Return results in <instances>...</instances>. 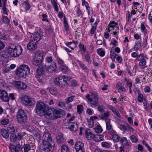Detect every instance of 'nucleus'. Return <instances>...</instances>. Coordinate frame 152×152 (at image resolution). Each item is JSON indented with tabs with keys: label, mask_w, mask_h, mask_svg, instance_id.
Returning <instances> with one entry per match:
<instances>
[{
	"label": "nucleus",
	"mask_w": 152,
	"mask_h": 152,
	"mask_svg": "<svg viewBox=\"0 0 152 152\" xmlns=\"http://www.w3.org/2000/svg\"><path fill=\"white\" fill-rule=\"evenodd\" d=\"M44 113H45V117L47 119L49 118L50 117L52 114V113L50 110H46V111Z\"/></svg>",
	"instance_id": "79ce46f5"
},
{
	"label": "nucleus",
	"mask_w": 152,
	"mask_h": 152,
	"mask_svg": "<svg viewBox=\"0 0 152 152\" xmlns=\"http://www.w3.org/2000/svg\"><path fill=\"white\" fill-rule=\"evenodd\" d=\"M142 47V45L140 42H138L136 43L134 47V49L136 51H137L140 49Z\"/></svg>",
	"instance_id": "8fccbe9b"
},
{
	"label": "nucleus",
	"mask_w": 152,
	"mask_h": 152,
	"mask_svg": "<svg viewBox=\"0 0 152 152\" xmlns=\"http://www.w3.org/2000/svg\"><path fill=\"white\" fill-rule=\"evenodd\" d=\"M84 59L86 61L88 62L89 64H91V61L90 59V56L88 52H87V54L85 55Z\"/></svg>",
	"instance_id": "473e14b6"
},
{
	"label": "nucleus",
	"mask_w": 152,
	"mask_h": 152,
	"mask_svg": "<svg viewBox=\"0 0 152 152\" xmlns=\"http://www.w3.org/2000/svg\"><path fill=\"white\" fill-rule=\"evenodd\" d=\"M22 6L27 11L29 10L31 5L29 3L26 1H24L22 4Z\"/></svg>",
	"instance_id": "bb28decb"
},
{
	"label": "nucleus",
	"mask_w": 152,
	"mask_h": 152,
	"mask_svg": "<svg viewBox=\"0 0 152 152\" xmlns=\"http://www.w3.org/2000/svg\"><path fill=\"white\" fill-rule=\"evenodd\" d=\"M61 152H69V150L68 146L63 144L62 145L61 149Z\"/></svg>",
	"instance_id": "2f4dec72"
},
{
	"label": "nucleus",
	"mask_w": 152,
	"mask_h": 152,
	"mask_svg": "<svg viewBox=\"0 0 152 152\" xmlns=\"http://www.w3.org/2000/svg\"><path fill=\"white\" fill-rule=\"evenodd\" d=\"M1 134L3 137L7 139L9 137V134L7 131L4 129H2L0 131Z\"/></svg>",
	"instance_id": "a878e982"
},
{
	"label": "nucleus",
	"mask_w": 152,
	"mask_h": 152,
	"mask_svg": "<svg viewBox=\"0 0 152 152\" xmlns=\"http://www.w3.org/2000/svg\"><path fill=\"white\" fill-rule=\"evenodd\" d=\"M60 69L63 72L66 73L68 70V67L64 65H62L60 67Z\"/></svg>",
	"instance_id": "72a5a7b5"
},
{
	"label": "nucleus",
	"mask_w": 152,
	"mask_h": 152,
	"mask_svg": "<svg viewBox=\"0 0 152 152\" xmlns=\"http://www.w3.org/2000/svg\"><path fill=\"white\" fill-rule=\"evenodd\" d=\"M95 136L94 140L96 142L102 141L103 140L104 136L102 135L95 134Z\"/></svg>",
	"instance_id": "c756f323"
},
{
	"label": "nucleus",
	"mask_w": 152,
	"mask_h": 152,
	"mask_svg": "<svg viewBox=\"0 0 152 152\" xmlns=\"http://www.w3.org/2000/svg\"><path fill=\"white\" fill-rule=\"evenodd\" d=\"M120 141L122 144L124 145L128 146V140L127 138L125 137L121 138Z\"/></svg>",
	"instance_id": "37998d69"
},
{
	"label": "nucleus",
	"mask_w": 152,
	"mask_h": 152,
	"mask_svg": "<svg viewBox=\"0 0 152 152\" xmlns=\"http://www.w3.org/2000/svg\"><path fill=\"white\" fill-rule=\"evenodd\" d=\"M86 137L89 140H94L95 134H93L90 131L86 132Z\"/></svg>",
	"instance_id": "b1692460"
},
{
	"label": "nucleus",
	"mask_w": 152,
	"mask_h": 152,
	"mask_svg": "<svg viewBox=\"0 0 152 152\" xmlns=\"http://www.w3.org/2000/svg\"><path fill=\"white\" fill-rule=\"evenodd\" d=\"M10 141L12 142H15L17 140L16 135L14 134H12L10 136Z\"/></svg>",
	"instance_id": "6e6d98bb"
},
{
	"label": "nucleus",
	"mask_w": 152,
	"mask_h": 152,
	"mask_svg": "<svg viewBox=\"0 0 152 152\" xmlns=\"http://www.w3.org/2000/svg\"><path fill=\"white\" fill-rule=\"evenodd\" d=\"M2 10H3V15H8V10H7L6 5H4L2 8Z\"/></svg>",
	"instance_id": "052dcab7"
},
{
	"label": "nucleus",
	"mask_w": 152,
	"mask_h": 152,
	"mask_svg": "<svg viewBox=\"0 0 152 152\" xmlns=\"http://www.w3.org/2000/svg\"><path fill=\"white\" fill-rule=\"evenodd\" d=\"M140 28L141 31L143 33L145 36L147 34V30L146 29V27L144 25L143 23H141L140 25Z\"/></svg>",
	"instance_id": "4c0bfd02"
},
{
	"label": "nucleus",
	"mask_w": 152,
	"mask_h": 152,
	"mask_svg": "<svg viewBox=\"0 0 152 152\" xmlns=\"http://www.w3.org/2000/svg\"><path fill=\"white\" fill-rule=\"evenodd\" d=\"M130 139L132 142L134 143H136L138 141L137 138L134 135H132L130 137Z\"/></svg>",
	"instance_id": "0e129e2a"
},
{
	"label": "nucleus",
	"mask_w": 152,
	"mask_h": 152,
	"mask_svg": "<svg viewBox=\"0 0 152 152\" xmlns=\"http://www.w3.org/2000/svg\"><path fill=\"white\" fill-rule=\"evenodd\" d=\"M84 144L82 142H76L75 145V148L76 152H85Z\"/></svg>",
	"instance_id": "f8f14e48"
},
{
	"label": "nucleus",
	"mask_w": 152,
	"mask_h": 152,
	"mask_svg": "<svg viewBox=\"0 0 152 152\" xmlns=\"http://www.w3.org/2000/svg\"><path fill=\"white\" fill-rule=\"evenodd\" d=\"M63 20L64 29L67 32L69 30V27L65 16L64 17Z\"/></svg>",
	"instance_id": "7c9ffc66"
},
{
	"label": "nucleus",
	"mask_w": 152,
	"mask_h": 152,
	"mask_svg": "<svg viewBox=\"0 0 152 152\" xmlns=\"http://www.w3.org/2000/svg\"><path fill=\"white\" fill-rule=\"evenodd\" d=\"M52 4L54 7L55 10L57 12L58 11V7L57 4L55 0H51Z\"/></svg>",
	"instance_id": "e433bc0d"
},
{
	"label": "nucleus",
	"mask_w": 152,
	"mask_h": 152,
	"mask_svg": "<svg viewBox=\"0 0 152 152\" xmlns=\"http://www.w3.org/2000/svg\"><path fill=\"white\" fill-rule=\"evenodd\" d=\"M113 47H112L110 50V57L112 60L115 61V58L118 55L117 54L115 53L113 49Z\"/></svg>",
	"instance_id": "cd10ccee"
},
{
	"label": "nucleus",
	"mask_w": 152,
	"mask_h": 152,
	"mask_svg": "<svg viewBox=\"0 0 152 152\" xmlns=\"http://www.w3.org/2000/svg\"><path fill=\"white\" fill-rule=\"evenodd\" d=\"M23 51L22 47L17 44H10L8 48L1 52L2 56L5 58L12 57H18L21 54Z\"/></svg>",
	"instance_id": "f257e3e1"
},
{
	"label": "nucleus",
	"mask_w": 152,
	"mask_h": 152,
	"mask_svg": "<svg viewBox=\"0 0 152 152\" xmlns=\"http://www.w3.org/2000/svg\"><path fill=\"white\" fill-rule=\"evenodd\" d=\"M17 120L19 123H23L26 122L27 117L26 114L22 110H19L17 114Z\"/></svg>",
	"instance_id": "39448f33"
},
{
	"label": "nucleus",
	"mask_w": 152,
	"mask_h": 152,
	"mask_svg": "<svg viewBox=\"0 0 152 152\" xmlns=\"http://www.w3.org/2000/svg\"><path fill=\"white\" fill-rule=\"evenodd\" d=\"M83 106L82 105H77V112L78 113L81 114L83 110Z\"/></svg>",
	"instance_id": "de8ad7c7"
},
{
	"label": "nucleus",
	"mask_w": 152,
	"mask_h": 152,
	"mask_svg": "<svg viewBox=\"0 0 152 152\" xmlns=\"http://www.w3.org/2000/svg\"><path fill=\"white\" fill-rule=\"evenodd\" d=\"M75 97V96H70L68 97L67 98V100L66 101V103L68 104L69 103L72 102L74 97Z\"/></svg>",
	"instance_id": "13d9d810"
},
{
	"label": "nucleus",
	"mask_w": 152,
	"mask_h": 152,
	"mask_svg": "<svg viewBox=\"0 0 152 152\" xmlns=\"http://www.w3.org/2000/svg\"><path fill=\"white\" fill-rule=\"evenodd\" d=\"M11 84L17 89L23 90L27 88L26 84L21 81L15 80L11 82Z\"/></svg>",
	"instance_id": "6e6552de"
},
{
	"label": "nucleus",
	"mask_w": 152,
	"mask_h": 152,
	"mask_svg": "<svg viewBox=\"0 0 152 152\" xmlns=\"http://www.w3.org/2000/svg\"><path fill=\"white\" fill-rule=\"evenodd\" d=\"M97 51L98 54L102 57L104 56L105 55V51L102 48L98 49Z\"/></svg>",
	"instance_id": "a19ab883"
},
{
	"label": "nucleus",
	"mask_w": 152,
	"mask_h": 152,
	"mask_svg": "<svg viewBox=\"0 0 152 152\" xmlns=\"http://www.w3.org/2000/svg\"><path fill=\"white\" fill-rule=\"evenodd\" d=\"M117 25H118V23L114 21H111L108 24V32H110L114 30V28L116 27Z\"/></svg>",
	"instance_id": "aec40b11"
},
{
	"label": "nucleus",
	"mask_w": 152,
	"mask_h": 152,
	"mask_svg": "<svg viewBox=\"0 0 152 152\" xmlns=\"http://www.w3.org/2000/svg\"><path fill=\"white\" fill-rule=\"evenodd\" d=\"M56 60L58 64L62 65L64 64V61L60 57L58 56H56Z\"/></svg>",
	"instance_id": "a18cd8bd"
},
{
	"label": "nucleus",
	"mask_w": 152,
	"mask_h": 152,
	"mask_svg": "<svg viewBox=\"0 0 152 152\" xmlns=\"http://www.w3.org/2000/svg\"><path fill=\"white\" fill-rule=\"evenodd\" d=\"M79 46L80 50L83 51L84 53H85L86 51V49L84 48V45L82 44L81 43H80Z\"/></svg>",
	"instance_id": "69168bd1"
},
{
	"label": "nucleus",
	"mask_w": 152,
	"mask_h": 152,
	"mask_svg": "<svg viewBox=\"0 0 152 152\" xmlns=\"http://www.w3.org/2000/svg\"><path fill=\"white\" fill-rule=\"evenodd\" d=\"M132 16V14H130V12H128L126 14V20L127 22L129 21Z\"/></svg>",
	"instance_id": "338daca9"
},
{
	"label": "nucleus",
	"mask_w": 152,
	"mask_h": 152,
	"mask_svg": "<svg viewBox=\"0 0 152 152\" xmlns=\"http://www.w3.org/2000/svg\"><path fill=\"white\" fill-rule=\"evenodd\" d=\"M33 135L37 139H39L40 138V136L38 132L35 130H33L31 132Z\"/></svg>",
	"instance_id": "ea45409f"
},
{
	"label": "nucleus",
	"mask_w": 152,
	"mask_h": 152,
	"mask_svg": "<svg viewBox=\"0 0 152 152\" xmlns=\"http://www.w3.org/2000/svg\"><path fill=\"white\" fill-rule=\"evenodd\" d=\"M57 141L58 143H61L64 142V139L62 136L58 135L56 137Z\"/></svg>",
	"instance_id": "c03bdc74"
},
{
	"label": "nucleus",
	"mask_w": 152,
	"mask_h": 152,
	"mask_svg": "<svg viewBox=\"0 0 152 152\" xmlns=\"http://www.w3.org/2000/svg\"><path fill=\"white\" fill-rule=\"evenodd\" d=\"M143 96L142 94H140L138 95L137 97V100L140 102H142L143 101Z\"/></svg>",
	"instance_id": "774afa93"
},
{
	"label": "nucleus",
	"mask_w": 152,
	"mask_h": 152,
	"mask_svg": "<svg viewBox=\"0 0 152 152\" xmlns=\"http://www.w3.org/2000/svg\"><path fill=\"white\" fill-rule=\"evenodd\" d=\"M63 82L65 83V85L66 84L68 81L70 80L72 78L70 76H63Z\"/></svg>",
	"instance_id": "09e8293b"
},
{
	"label": "nucleus",
	"mask_w": 152,
	"mask_h": 152,
	"mask_svg": "<svg viewBox=\"0 0 152 152\" xmlns=\"http://www.w3.org/2000/svg\"><path fill=\"white\" fill-rule=\"evenodd\" d=\"M50 93L53 95H55L57 94L58 91L57 88L56 87H53L50 89Z\"/></svg>",
	"instance_id": "f704fd0d"
},
{
	"label": "nucleus",
	"mask_w": 152,
	"mask_h": 152,
	"mask_svg": "<svg viewBox=\"0 0 152 152\" xmlns=\"http://www.w3.org/2000/svg\"><path fill=\"white\" fill-rule=\"evenodd\" d=\"M126 84L129 87V93L130 94H132V91L131 88L132 86V83L131 82L129 81H127L126 82Z\"/></svg>",
	"instance_id": "5fc2aeb1"
},
{
	"label": "nucleus",
	"mask_w": 152,
	"mask_h": 152,
	"mask_svg": "<svg viewBox=\"0 0 152 152\" xmlns=\"http://www.w3.org/2000/svg\"><path fill=\"white\" fill-rule=\"evenodd\" d=\"M115 88L120 93L126 91V88L124 87L122 85V83L121 82H118L117 83L116 85Z\"/></svg>",
	"instance_id": "6ab92c4d"
},
{
	"label": "nucleus",
	"mask_w": 152,
	"mask_h": 152,
	"mask_svg": "<svg viewBox=\"0 0 152 152\" xmlns=\"http://www.w3.org/2000/svg\"><path fill=\"white\" fill-rule=\"evenodd\" d=\"M97 109L100 112H104L105 107L103 105H100L99 104V105L97 106Z\"/></svg>",
	"instance_id": "680f3d73"
},
{
	"label": "nucleus",
	"mask_w": 152,
	"mask_h": 152,
	"mask_svg": "<svg viewBox=\"0 0 152 152\" xmlns=\"http://www.w3.org/2000/svg\"><path fill=\"white\" fill-rule=\"evenodd\" d=\"M23 147L24 152H28L31 149V147L30 145L27 144L24 145Z\"/></svg>",
	"instance_id": "603ef678"
},
{
	"label": "nucleus",
	"mask_w": 152,
	"mask_h": 152,
	"mask_svg": "<svg viewBox=\"0 0 152 152\" xmlns=\"http://www.w3.org/2000/svg\"><path fill=\"white\" fill-rule=\"evenodd\" d=\"M27 46L28 50H35L37 47V42L30 39Z\"/></svg>",
	"instance_id": "2eb2a0df"
},
{
	"label": "nucleus",
	"mask_w": 152,
	"mask_h": 152,
	"mask_svg": "<svg viewBox=\"0 0 152 152\" xmlns=\"http://www.w3.org/2000/svg\"><path fill=\"white\" fill-rule=\"evenodd\" d=\"M110 143H108L106 142H102L101 145L102 147L106 148H109L111 146Z\"/></svg>",
	"instance_id": "58836bf2"
},
{
	"label": "nucleus",
	"mask_w": 152,
	"mask_h": 152,
	"mask_svg": "<svg viewBox=\"0 0 152 152\" xmlns=\"http://www.w3.org/2000/svg\"><path fill=\"white\" fill-rule=\"evenodd\" d=\"M76 62L86 72H88V70L87 68L84 64H83L82 61H79L78 60H76Z\"/></svg>",
	"instance_id": "393cba45"
},
{
	"label": "nucleus",
	"mask_w": 152,
	"mask_h": 152,
	"mask_svg": "<svg viewBox=\"0 0 152 152\" xmlns=\"http://www.w3.org/2000/svg\"><path fill=\"white\" fill-rule=\"evenodd\" d=\"M54 143L51 134L48 132H45L43 136L42 144Z\"/></svg>",
	"instance_id": "9b49d317"
},
{
	"label": "nucleus",
	"mask_w": 152,
	"mask_h": 152,
	"mask_svg": "<svg viewBox=\"0 0 152 152\" xmlns=\"http://www.w3.org/2000/svg\"><path fill=\"white\" fill-rule=\"evenodd\" d=\"M41 39L40 34L38 32H35L34 34L31 37V39L35 42H37L39 41Z\"/></svg>",
	"instance_id": "a211bd4d"
},
{
	"label": "nucleus",
	"mask_w": 152,
	"mask_h": 152,
	"mask_svg": "<svg viewBox=\"0 0 152 152\" xmlns=\"http://www.w3.org/2000/svg\"><path fill=\"white\" fill-rule=\"evenodd\" d=\"M91 95L92 99L90 98V95L89 94H87L86 97L92 106L96 107L99 105L98 94L96 92H93L91 93Z\"/></svg>",
	"instance_id": "7ed1b4c3"
},
{
	"label": "nucleus",
	"mask_w": 152,
	"mask_h": 152,
	"mask_svg": "<svg viewBox=\"0 0 152 152\" xmlns=\"http://www.w3.org/2000/svg\"><path fill=\"white\" fill-rule=\"evenodd\" d=\"M44 67L42 66H39L38 67L37 70V72L38 75H41L43 74L45 71L44 70Z\"/></svg>",
	"instance_id": "c85d7f7f"
},
{
	"label": "nucleus",
	"mask_w": 152,
	"mask_h": 152,
	"mask_svg": "<svg viewBox=\"0 0 152 152\" xmlns=\"http://www.w3.org/2000/svg\"><path fill=\"white\" fill-rule=\"evenodd\" d=\"M57 68V66L56 63L55 62H53L50 66L47 67L46 70L49 73H52L55 72Z\"/></svg>",
	"instance_id": "f3484780"
},
{
	"label": "nucleus",
	"mask_w": 152,
	"mask_h": 152,
	"mask_svg": "<svg viewBox=\"0 0 152 152\" xmlns=\"http://www.w3.org/2000/svg\"><path fill=\"white\" fill-rule=\"evenodd\" d=\"M94 130L95 132L98 133H100L102 131V129L101 126L98 125L96 126L94 128Z\"/></svg>",
	"instance_id": "c9c22d12"
},
{
	"label": "nucleus",
	"mask_w": 152,
	"mask_h": 152,
	"mask_svg": "<svg viewBox=\"0 0 152 152\" xmlns=\"http://www.w3.org/2000/svg\"><path fill=\"white\" fill-rule=\"evenodd\" d=\"M30 68L26 64H22L16 71L17 75L20 77L25 78L30 73Z\"/></svg>",
	"instance_id": "f03ea898"
},
{
	"label": "nucleus",
	"mask_w": 152,
	"mask_h": 152,
	"mask_svg": "<svg viewBox=\"0 0 152 152\" xmlns=\"http://www.w3.org/2000/svg\"><path fill=\"white\" fill-rule=\"evenodd\" d=\"M54 143L42 144V152H53L54 148Z\"/></svg>",
	"instance_id": "1a4fd4ad"
},
{
	"label": "nucleus",
	"mask_w": 152,
	"mask_h": 152,
	"mask_svg": "<svg viewBox=\"0 0 152 152\" xmlns=\"http://www.w3.org/2000/svg\"><path fill=\"white\" fill-rule=\"evenodd\" d=\"M54 81L56 84L59 86L61 87L65 86V83L63 82V76H60L56 77Z\"/></svg>",
	"instance_id": "4468645a"
},
{
	"label": "nucleus",
	"mask_w": 152,
	"mask_h": 152,
	"mask_svg": "<svg viewBox=\"0 0 152 152\" xmlns=\"http://www.w3.org/2000/svg\"><path fill=\"white\" fill-rule=\"evenodd\" d=\"M69 126L71 131H75L77 130L78 126L77 123L75 122H70L69 124Z\"/></svg>",
	"instance_id": "4be33fe9"
},
{
	"label": "nucleus",
	"mask_w": 152,
	"mask_h": 152,
	"mask_svg": "<svg viewBox=\"0 0 152 152\" xmlns=\"http://www.w3.org/2000/svg\"><path fill=\"white\" fill-rule=\"evenodd\" d=\"M9 118H5L2 119L1 121V123L3 125L7 124L9 122Z\"/></svg>",
	"instance_id": "49530a36"
},
{
	"label": "nucleus",
	"mask_w": 152,
	"mask_h": 152,
	"mask_svg": "<svg viewBox=\"0 0 152 152\" xmlns=\"http://www.w3.org/2000/svg\"><path fill=\"white\" fill-rule=\"evenodd\" d=\"M138 58H140L138 60V61H140L139 63V66L141 68L143 69L146 67V59L147 58V57L146 56H144L143 54H139Z\"/></svg>",
	"instance_id": "9d476101"
},
{
	"label": "nucleus",
	"mask_w": 152,
	"mask_h": 152,
	"mask_svg": "<svg viewBox=\"0 0 152 152\" xmlns=\"http://www.w3.org/2000/svg\"><path fill=\"white\" fill-rule=\"evenodd\" d=\"M1 20H2L3 23L7 24L10 27H11L10 20L8 18L7 16L2 15L1 18Z\"/></svg>",
	"instance_id": "5701e85b"
},
{
	"label": "nucleus",
	"mask_w": 152,
	"mask_h": 152,
	"mask_svg": "<svg viewBox=\"0 0 152 152\" xmlns=\"http://www.w3.org/2000/svg\"><path fill=\"white\" fill-rule=\"evenodd\" d=\"M113 139L115 142H119L120 140L119 137L116 134H115L113 136Z\"/></svg>",
	"instance_id": "3c124183"
},
{
	"label": "nucleus",
	"mask_w": 152,
	"mask_h": 152,
	"mask_svg": "<svg viewBox=\"0 0 152 152\" xmlns=\"http://www.w3.org/2000/svg\"><path fill=\"white\" fill-rule=\"evenodd\" d=\"M0 98L3 101L7 102L9 100L7 92L3 90H0Z\"/></svg>",
	"instance_id": "ddd939ff"
},
{
	"label": "nucleus",
	"mask_w": 152,
	"mask_h": 152,
	"mask_svg": "<svg viewBox=\"0 0 152 152\" xmlns=\"http://www.w3.org/2000/svg\"><path fill=\"white\" fill-rule=\"evenodd\" d=\"M78 42L77 41H73L72 42H69L66 43V45L72 50L77 46Z\"/></svg>",
	"instance_id": "412c9836"
},
{
	"label": "nucleus",
	"mask_w": 152,
	"mask_h": 152,
	"mask_svg": "<svg viewBox=\"0 0 152 152\" xmlns=\"http://www.w3.org/2000/svg\"><path fill=\"white\" fill-rule=\"evenodd\" d=\"M23 132L18 133L16 136L17 140H22L23 137Z\"/></svg>",
	"instance_id": "bf43d9fd"
},
{
	"label": "nucleus",
	"mask_w": 152,
	"mask_h": 152,
	"mask_svg": "<svg viewBox=\"0 0 152 152\" xmlns=\"http://www.w3.org/2000/svg\"><path fill=\"white\" fill-rule=\"evenodd\" d=\"M43 53L42 51L37 52L35 53V56L37 57V59L34 60L33 61V64L36 66L39 65L43 60Z\"/></svg>",
	"instance_id": "423d86ee"
},
{
	"label": "nucleus",
	"mask_w": 152,
	"mask_h": 152,
	"mask_svg": "<svg viewBox=\"0 0 152 152\" xmlns=\"http://www.w3.org/2000/svg\"><path fill=\"white\" fill-rule=\"evenodd\" d=\"M7 130L10 133L12 134H13L15 132V129L14 127L12 126L8 127L7 128Z\"/></svg>",
	"instance_id": "4d7b16f0"
},
{
	"label": "nucleus",
	"mask_w": 152,
	"mask_h": 152,
	"mask_svg": "<svg viewBox=\"0 0 152 152\" xmlns=\"http://www.w3.org/2000/svg\"><path fill=\"white\" fill-rule=\"evenodd\" d=\"M47 110V107L45 104L43 102H37L36 107L37 113L40 115H41L45 112Z\"/></svg>",
	"instance_id": "20e7f679"
},
{
	"label": "nucleus",
	"mask_w": 152,
	"mask_h": 152,
	"mask_svg": "<svg viewBox=\"0 0 152 152\" xmlns=\"http://www.w3.org/2000/svg\"><path fill=\"white\" fill-rule=\"evenodd\" d=\"M22 102L25 106H32L34 104V99L28 96H24L21 98Z\"/></svg>",
	"instance_id": "0eeeda50"
},
{
	"label": "nucleus",
	"mask_w": 152,
	"mask_h": 152,
	"mask_svg": "<svg viewBox=\"0 0 152 152\" xmlns=\"http://www.w3.org/2000/svg\"><path fill=\"white\" fill-rule=\"evenodd\" d=\"M131 56L132 58H136V59L138 60L140 58H138V56H139V55H138L137 53L136 52H133L131 54Z\"/></svg>",
	"instance_id": "e2e57ef3"
},
{
	"label": "nucleus",
	"mask_w": 152,
	"mask_h": 152,
	"mask_svg": "<svg viewBox=\"0 0 152 152\" xmlns=\"http://www.w3.org/2000/svg\"><path fill=\"white\" fill-rule=\"evenodd\" d=\"M9 148L12 152H21V146L18 144L16 146L13 145H11L9 146Z\"/></svg>",
	"instance_id": "dca6fc26"
},
{
	"label": "nucleus",
	"mask_w": 152,
	"mask_h": 152,
	"mask_svg": "<svg viewBox=\"0 0 152 152\" xmlns=\"http://www.w3.org/2000/svg\"><path fill=\"white\" fill-rule=\"evenodd\" d=\"M106 126L107 130H110L112 129V126L110 121H107L106 122Z\"/></svg>",
	"instance_id": "864d4df0"
}]
</instances>
